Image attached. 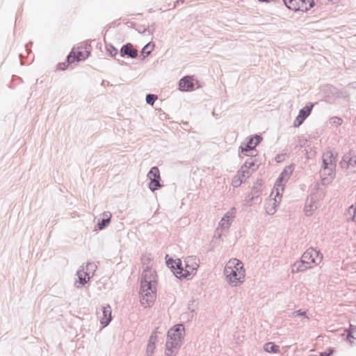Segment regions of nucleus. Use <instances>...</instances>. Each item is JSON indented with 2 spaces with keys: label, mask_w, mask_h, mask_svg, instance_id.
<instances>
[{
  "label": "nucleus",
  "mask_w": 356,
  "mask_h": 356,
  "mask_svg": "<svg viewBox=\"0 0 356 356\" xmlns=\"http://www.w3.org/2000/svg\"><path fill=\"white\" fill-rule=\"evenodd\" d=\"M167 264L179 278H187L194 275L199 267L197 259L193 257H186L184 262L179 259H169L167 261Z\"/></svg>",
  "instance_id": "1"
},
{
  "label": "nucleus",
  "mask_w": 356,
  "mask_h": 356,
  "mask_svg": "<svg viewBox=\"0 0 356 356\" xmlns=\"http://www.w3.org/2000/svg\"><path fill=\"white\" fill-rule=\"evenodd\" d=\"M224 273L227 282L233 286H239L245 281V270L243 263L237 259L227 261Z\"/></svg>",
  "instance_id": "2"
},
{
  "label": "nucleus",
  "mask_w": 356,
  "mask_h": 356,
  "mask_svg": "<svg viewBox=\"0 0 356 356\" xmlns=\"http://www.w3.org/2000/svg\"><path fill=\"white\" fill-rule=\"evenodd\" d=\"M184 334L185 329L181 324L176 325L170 329L166 342L165 354L167 356H175Z\"/></svg>",
  "instance_id": "3"
},
{
  "label": "nucleus",
  "mask_w": 356,
  "mask_h": 356,
  "mask_svg": "<svg viewBox=\"0 0 356 356\" xmlns=\"http://www.w3.org/2000/svg\"><path fill=\"white\" fill-rule=\"evenodd\" d=\"M150 271L145 272L143 280L141 282L140 289V302L145 307H150L153 305L156 299V282L154 280H147V274H150Z\"/></svg>",
  "instance_id": "4"
},
{
  "label": "nucleus",
  "mask_w": 356,
  "mask_h": 356,
  "mask_svg": "<svg viewBox=\"0 0 356 356\" xmlns=\"http://www.w3.org/2000/svg\"><path fill=\"white\" fill-rule=\"evenodd\" d=\"M321 257L319 252L313 248H309L302 254L301 260L294 264L293 271H301L307 269L311 264L320 261Z\"/></svg>",
  "instance_id": "5"
},
{
  "label": "nucleus",
  "mask_w": 356,
  "mask_h": 356,
  "mask_svg": "<svg viewBox=\"0 0 356 356\" xmlns=\"http://www.w3.org/2000/svg\"><path fill=\"white\" fill-rule=\"evenodd\" d=\"M322 159L323 169L321 171V175L322 176H328V177L323 178V181L325 182L326 179L329 181L332 179L334 177L337 156L334 154L333 152L329 150L323 154Z\"/></svg>",
  "instance_id": "6"
},
{
  "label": "nucleus",
  "mask_w": 356,
  "mask_h": 356,
  "mask_svg": "<svg viewBox=\"0 0 356 356\" xmlns=\"http://www.w3.org/2000/svg\"><path fill=\"white\" fill-rule=\"evenodd\" d=\"M286 6L294 11L305 12L313 7V0H283Z\"/></svg>",
  "instance_id": "7"
},
{
  "label": "nucleus",
  "mask_w": 356,
  "mask_h": 356,
  "mask_svg": "<svg viewBox=\"0 0 356 356\" xmlns=\"http://www.w3.org/2000/svg\"><path fill=\"white\" fill-rule=\"evenodd\" d=\"M97 316L102 327H106L111 321V307L109 305L101 307L97 312Z\"/></svg>",
  "instance_id": "8"
},
{
  "label": "nucleus",
  "mask_w": 356,
  "mask_h": 356,
  "mask_svg": "<svg viewBox=\"0 0 356 356\" xmlns=\"http://www.w3.org/2000/svg\"><path fill=\"white\" fill-rule=\"evenodd\" d=\"M253 164L252 163L248 165V163H246L241 167V170L238 172V174L234 177L232 180V185L234 187L239 186L243 180L250 176V167Z\"/></svg>",
  "instance_id": "9"
},
{
  "label": "nucleus",
  "mask_w": 356,
  "mask_h": 356,
  "mask_svg": "<svg viewBox=\"0 0 356 356\" xmlns=\"http://www.w3.org/2000/svg\"><path fill=\"white\" fill-rule=\"evenodd\" d=\"M261 140V138L259 136L249 138L247 143H244L241 145V152L245 156H249L248 152L253 150Z\"/></svg>",
  "instance_id": "10"
},
{
  "label": "nucleus",
  "mask_w": 356,
  "mask_h": 356,
  "mask_svg": "<svg viewBox=\"0 0 356 356\" xmlns=\"http://www.w3.org/2000/svg\"><path fill=\"white\" fill-rule=\"evenodd\" d=\"M147 176L150 180L149 184V188L153 191L158 189L160 187V173L159 169L156 167H153L149 172Z\"/></svg>",
  "instance_id": "11"
},
{
  "label": "nucleus",
  "mask_w": 356,
  "mask_h": 356,
  "mask_svg": "<svg viewBox=\"0 0 356 356\" xmlns=\"http://www.w3.org/2000/svg\"><path fill=\"white\" fill-rule=\"evenodd\" d=\"M343 168L355 172L356 170V155H352L350 153L346 154L341 162Z\"/></svg>",
  "instance_id": "12"
},
{
  "label": "nucleus",
  "mask_w": 356,
  "mask_h": 356,
  "mask_svg": "<svg viewBox=\"0 0 356 356\" xmlns=\"http://www.w3.org/2000/svg\"><path fill=\"white\" fill-rule=\"evenodd\" d=\"M312 108L313 105L311 104L309 106H306L300 111L298 115L293 122V126L295 127H298L302 124L303 121L309 115Z\"/></svg>",
  "instance_id": "13"
},
{
  "label": "nucleus",
  "mask_w": 356,
  "mask_h": 356,
  "mask_svg": "<svg viewBox=\"0 0 356 356\" xmlns=\"http://www.w3.org/2000/svg\"><path fill=\"white\" fill-rule=\"evenodd\" d=\"M236 212V209L232 208L225 214L220 222V225L222 228L227 229L229 227L232 222L235 218Z\"/></svg>",
  "instance_id": "14"
},
{
  "label": "nucleus",
  "mask_w": 356,
  "mask_h": 356,
  "mask_svg": "<svg viewBox=\"0 0 356 356\" xmlns=\"http://www.w3.org/2000/svg\"><path fill=\"white\" fill-rule=\"evenodd\" d=\"M179 89L181 91H190L194 88L193 79L191 76H185L179 81Z\"/></svg>",
  "instance_id": "15"
},
{
  "label": "nucleus",
  "mask_w": 356,
  "mask_h": 356,
  "mask_svg": "<svg viewBox=\"0 0 356 356\" xmlns=\"http://www.w3.org/2000/svg\"><path fill=\"white\" fill-rule=\"evenodd\" d=\"M86 58L85 55L79 50L73 49L70 55L67 56V61L69 63H74L75 61L83 60Z\"/></svg>",
  "instance_id": "16"
},
{
  "label": "nucleus",
  "mask_w": 356,
  "mask_h": 356,
  "mask_svg": "<svg viewBox=\"0 0 356 356\" xmlns=\"http://www.w3.org/2000/svg\"><path fill=\"white\" fill-rule=\"evenodd\" d=\"M121 52L124 54L128 55L131 58H136L138 55V51L134 48L131 44H127L122 49Z\"/></svg>",
  "instance_id": "17"
},
{
  "label": "nucleus",
  "mask_w": 356,
  "mask_h": 356,
  "mask_svg": "<svg viewBox=\"0 0 356 356\" xmlns=\"http://www.w3.org/2000/svg\"><path fill=\"white\" fill-rule=\"evenodd\" d=\"M292 171L293 169L291 166L286 167L277 179V186H281L282 181L287 180L289 178L291 174L292 173Z\"/></svg>",
  "instance_id": "18"
},
{
  "label": "nucleus",
  "mask_w": 356,
  "mask_h": 356,
  "mask_svg": "<svg viewBox=\"0 0 356 356\" xmlns=\"http://www.w3.org/2000/svg\"><path fill=\"white\" fill-rule=\"evenodd\" d=\"M264 348L265 351H266L267 353H278L280 350V346L277 345H275L273 342L266 343L264 345Z\"/></svg>",
  "instance_id": "19"
},
{
  "label": "nucleus",
  "mask_w": 356,
  "mask_h": 356,
  "mask_svg": "<svg viewBox=\"0 0 356 356\" xmlns=\"http://www.w3.org/2000/svg\"><path fill=\"white\" fill-rule=\"evenodd\" d=\"M77 275L79 277V282L82 285L89 281L90 278V274L82 270L78 271Z\"/></svg>",
  "instance_id": "20"
},
{
  "label": "nucleus",
  "mask_w": 356,
  "mask_h": 356,
  "mask_svg": "<svg viewBox=\"0 0 356 356\" xmlns=\"http://www.w3.org/2000/svg\"><path fill=\"white\" fill-rule=\"evenodd\" d=\"M154 48V44L149 42L143 47L142 54L144 55V56H147L153 51Z\"/></svg>",
  "instance_id": "21"
},
{
  "label": "nucleus",
  "mask_w": 356,
  "mask_h": 356,
  "mask_svg": "<svg viewBox=\"0 0 356 356\" xmlns=\"http://www.w3.org/2000/svg\"><path fill=\"white\" fill-rule=\"evenodd\" d=\"M104 216L105 218H104L101 222L98 223V227L99 229H102L103 228H104L106 225L110 222L111 214L109 213H104Z\"/></svg>",
  "instance_id": "22"
},
{
  "label": "nucleus",
  "mask_w": 356,
  "mask_h": 356,
  "mask_svg": "<svg viewBox=\"0 0 356 356\" xmlns=\"http://www.w3.org/2000/svg\"><path fill=\"white\" fill-rule=\"evenodd\" d=\"M316 209V207L314 204H308L305 207V213L307 216H311L314 211Z\"/></svg>",
  "instance_id": "23"
},
{
  "label": "nucleus",
  "mask_w": 356,
  "mask_h": 356,
  "mask_svg": "<svg viewBox=\"0 0 356 356\" xmlns=\"http://www.w3.org/2000/svg\"><path fill=\"white\" fill-rule=\"evenodd\" d=\"M157 97L154 95H147L146 97V102L147 104L153 105Z\"/></svg>",
  "instance_id": "24"
},
{
  "label": "nucleus",
  "mask_w": 356,
  "mask_h": 356,
  "mask_svg": "<svg viewBox=\"0 0 356 356\" xmlns=\"http://www.w3.org/2000/svg\"><path fill=\"white\" fill-rule=\"evenodd\" d=\"M157 330L158 329H156L155 331H154L152 332V335L149 337V342L156 344V343L157 341V338H158V336H157L158 331H157Z\"/></svg>",
  "instance_id": "25"
},
{
  "label": "nucleus",
  "mask_w": 356,
  "mask_h": 356,
  "mask_svg": "<svg viewBox=\"0 0 356 356\" xmlns=\"http://www.w3.org/2000/svg\"><path fill=\"white\" fill-rule=\"evenodd\" d=\"M154 349H155V343L149 342L147 344V351L152 354V353H153Z\"/></svg>",
  "instance_id": "26"
},
{
  "label": "nucleus",
  "mask_w": 356,
  "mask_h": 356,
  "mask_svg": "<svg viewBox=\"0 0 356 356\" xmlns=\"http://www.w3.org/2000/svg\"><path fill=\"white\" fill-rule=\"evenodd\" d=\"M349 211L353 213V220L356 221V205L352 206L349 209Z\"/></svg>",
  "instance_id": "27"
},
{
  "label": "nucleus",
  "mask_w": 356,
  "mask_h": 356,
  "mask_svg": "<svg viewBox=\"0 0 356 356\" xmlns=\"http://www.w3.org/2000/svg\"><path fill=\"white\" fill-rule=\"evenodd\" d=\"M332 353L333 350L330 348L325 352L321 353L320 356H330L331 354H332Z\"/></svg>",
  "instance_id": "28"
},
{
  "label": "nucleus",
  "mask_w": 356,
  "mask_h": 356,
  "mask_svg": "<svg viewBox=\"0 0 356 356\" xmlns=\"http://www.w3.org/2000/svg\"><path fill=\"white\" fill-rule=\"evenodd\" d=\"M280 156H277V161H280Z\"/></svg>",
  "instance_id": "29"
}]
</instances>
